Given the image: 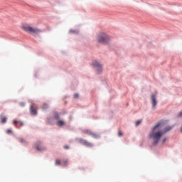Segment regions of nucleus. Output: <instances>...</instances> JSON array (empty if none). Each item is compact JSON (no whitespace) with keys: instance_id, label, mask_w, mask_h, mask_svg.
I'll list each match as a JSON object with an SVG mask.
<instances>
[{"instance_id":"f8f14e48","label":"nucleus","mask_w":182,"mask_h":182,"mask_svg":"<svg viewBox=\"0 0 182 182\" xmlns=\"http://www.w3.org/2000/svg\"><path fill=\"white\" fill-rule=\"evenodd\" d=\"M86 133H87V134H90L92 136V137H95V139H97V136L95 134H92V132L87 131Z\"/></svg>"},{"instance_id":"f3484780","label":"nucleus","mask_w":182,"mask_h":182,"mask_svg":"<svg viewBox=\"0 0 182 182\" xmlns=\"http://www.w3.org/2000/svg\"><path fill=\"white\" fill-rule=\"evenodd\" d=\"M178 117H182V111L178 114Z\"/></svg>"},{"instance_id":"6e6552de","label":"nucleus","mask_w":182,"mask_h":182,"mask_svg":"<svg viewBox=\"0 0 182 182\" xmlns=\"http://www.w3.org/2000/svg\"><path fill=\"white\" fill-rule=\"evenodd\" d=\"M163 127H164V124H163V127H162V132H164V134H166V133H167V132H170V130H171V129H173V127H170V126H168V127H165L164 129Z\"/></svg>"},{"instance_id":"412c9836","label":"nucleus","mask_w":182,"mask_h":182,"mask_svg":"<svg viewBox=\"0 0 182 182\" xmlns=\"http://www.w3.org/2000/svg\"><path fill=\"white\" fill-rule=\"evenodd\" d=\"M13 123H14L15 124H16L17 123H19V122H18V121H16V120H14V121H13Z\"/></svg>"},{"instance_id":"ddd939ff","label":"nucleus","mask_w":182,"mask_h":182,"mask_svg":"<svg viewBox=\"0 0 182 182\" xmlns=\"http://www.w3.org/2000/svg\"><path fill=\"white\" fill-rule=\"evenodd\" d=\"M1 123H6V117L1 118Z\"/></svg>"},{"instance_id":"6ab92c4d","label":"nucleus","mask_w":182,"mask_h":182,"mask_svg":"<svg viewBox=\"0 0 182 182\" xmlns=\"http://www.w3.org/2000/svg\"><path fill=\"white\" fill-rule=\"evenodd\" d=\"M11 133H12V130L11 129H8L7 130V134H11Z\"/></svg>"},{"instance_id":"5701e85b","label":"nucleus","mask_w":182,"mask_h":182,"mask_svg":"<svg viewBox=\"0 0 182 182\" xmlns=\"http://www.w3.org/2000/svg\"><path fill=\"white\" fill-rule=\"evenodd\" d=\"M118 134H119V136H122V132H119Z\"/></svg>"},{"instance_id":"b1692460","label":"nucleus","mask_w":182,"mask_h":182,"mask_svg":"<svg viewBox=\"0 0 182 182\" xmlns=\"http://www.w3.org/2000/svg\"><path fill=\"white\" fill-rule=\"evenodd\" d=\"M21 106H25V103H21Z\"/></svg>"},{"instance_id":"39448f33","label":"nucleus","mask_w":182,"mask_h":182,"mask_svg":"<svg viewBox=\"0 0 182 182\" xmlns=\"http://www.w3.org/2000/svg\"><path fill=\"white\" fill-rule=\"evenodd\" d=\"M151 106L152 110H156L157 109V105H159V100L157 99V95L153 94L150 97Z\"/></svg>"},{"instance_id":"4468645a","label":"nucleus","mask_w":182,"mask_h":182,"mask_svg":"<svg viewBox=\"0 0 182 182\" xmlns=\"http://www.w3.org/2000/svg\"><path fill=\"white\" fill-rule=\"evenodd\" d=\"M59 164H60V160L57 159L55 161V166H59Z\"/></svg>"},{"instance_id":"9b49d317","label":"nucleus","mask_w":182,"mask_h":182,"mask_svg":"<svg viewBox=\"0 0 182 182\" xmlns=\"http://www.w3.org/2000/svg\"><path fill=\"white\" fill-rule=\"evenodd\" d=\"M69 33H70L71 35H77L79 33V30L70 29L69 31Z\"/></svg>"},{"instance_id":"9d476101","label":"nucleus","mask_w":182,"mask_h":182,"mask_svg":"<svg viewBox=\"0 0 182 182\" xmlns=\"http://www.w3.org/2000/svg\"><path fill=\"white\" fill-rule=\"evenodd\" d=\"M30 113L32 116H36V109L33 107H31Z\"/></svg>"},{"instance_id":"dca6fc26","label":"nucleus","mask_w":182,"mask_h":182,"mask_svg":"<svg viewBox=\"0 0 182 182\" xmlns=\"http://www.w3.org/2000/svg\"><path fill=\"white\" fill-rule=\"evenodd\" d=\"M68 163V160H64L63 161V166H66V164Z\"/></svg>"},{"instance_id":"1a4fd4ad","label":"nucleus","mask_w":182,"mask_h":182,"mask_svg":"<svg viewBox=\"0 0 182 182\" xmlns=\"http://www.w3.org/2000/svg\"><path fill=\"white\" fill-rule=\"evenodd\" d=\"M80 141L81 144H84V146H87V147H90V146H92V144L87 142L85 139H81Z\"/></svg>"},{"instance_id":"bb28decb","label":"nucleus","mask_w":182,"mask_h":182,"mask_svg":"<svg viewBox=\"0 0 182 182\" xmlns=\"http://www.w3.org/2000/svg\"><path fill=\"white\" fill-rule=\"evenodd\" d=\"M24 123L23 122H21V125L23 126Z\"/></svg>"},{"instance_id":"20e7f679","label":"nucleus","mask_w":182,"mask_h":182,"mask_svg":"<svg viewBox=\"0 0 182 182\" xmlns=\"http://www.w3.org/2000/svg\"><path fill=\"white\" fill-rule=\"evenodd\" d=\"M21 28L23 31H25V32H28V33H31V35H33L34 36H38V34L42 32V30L40 28L33 27L29 24H24Z\"/></svg>"},{"instance_id":"393cba45","label":"nucleus","mask_w":182,"mask_h":182,"mask_svg":"<svg viewBox=\"0 0 182 182\" xmlns=\"http://www.w3.org/2000/svg\"><path fill=\"white\" fill-rule=\"evenodd\" d=\"M65 149H69V146H65Z\"/></svg>"},{"instance_id":"423d86ee","label":"nucleus","mask_w":182,"mask_h":182,"mask_svg":"<svg viewBox=\"0 0 182 182\" xmlns=\"http://www.w3.org/2000/svg\"><path fill=\"white\" fill-rule=\"evenodd\" d=\"M34 147L35 149H36V150H38V151H45V150H46V146H45L44 144H42L41 141H36L34 144Z\"/></svg>"},{"instance_id":"f257e3e1","label":"nucleus","mask_w":182,"mask_h":182,"mask_svg":"<svg viewBox=\"0 0 182 182\" xmlns=\"http://www.w3.org/2000/svg\"><path fill=\"white\" fill-rule=\"evenodd\" d=\"M163 121H161L154 125L151 132L149 133V139L153 141V144L154 146L159 144L160 139L163 137L164 132H163Z\"/></svg>"},{"instance_id":"f03ea898","label":"nucleus","mask_w":182,"mask_h":182,"mask_svg":"<svg viewBox=\"0 0 182 182\" xmlns=\"http://www.w3.org/2000/svg\"><path fill=\"white\" fill-rule=\"evenodd\" d=\"M95 39L97 43H101L102 45H110V42H112V36L108 34L106 31H100L97 33Z\"/></svg>"},{"instance_id":"aec40b11","label":"nucleus","mask_w":182,"mask_h":182,"mask_svg":"<svg viewBox=\"0 0 182 182\" xmlns=\"http://www.w3.org/2000/svg\"><path fill=\"white\" fill-rule=\"evenodd\" d=\"M74 97L77 99L79 97V94H75Z\"/></svg>"},{"instance_id":"a878e982","label":"nucleus","mask_w":182,"mask_h":182,"mask_svg":"<svg viewBox=\"0 0 182 182\" xmlns=\"http://www.w3.org/2000/svg\"><path fill=\"white\" fill-rule=\"evenodd\" d=\"M181 132L182 133V125H181Z\"/></svg>"},{"instance_id":"a211bd4d","label":"nucleus","mask_w":182,"mask_h":182,"mask_svg":"<svg viewBox=\"0 0 182 182\" xmlns=\"http://www.w3.org/2000/svg\"><path fill=\"white\" fill-rule=\"evenodd\" d=\"M140 123H141V121H137L135 124L136 126H139V124H140Z\"/></svg>"},{"instance_id":"4be33fe9","label":"nucleus","mask_w":182,"mask_h":182,"mask_svg":"<svg viewBox=\"0 0 182 182\" xmlns=\"http://www.w3.org/2000/svg\"><path fill=\"white\" fill-rule=\"evenodd\" d=\"M20 141H21V143H25V140H23V139H20Z\"/></svg>"},{"instance_id":"2eb2a0df","label":"nucleus","mask_w":182,"mask_h":182,"mask_svg":"<svg viewBox=\"0 0 182 182\" xmlns=\"http://www.w3.org/2000/svg\"><path fill=\"white\" fill-rule=\"evenodd\" d=\"M166 141H167V138L164 137V138L162 139L161 143L162 144L166 143Z\"/></svg>"},{"instance_id":"0eeeda50","label":"nucleus","mask_w":182,"mask_h":182,"mask_svg":"<svg viewBox=\"0 0 182 182\" xmlns=\"http://www.w3.org/2000/svg\"><path fill=\"white\" fill-rule=\"evenodd\" d=\"M55 119L57 120V124L58 126H65V121L62 120V119H59V116L57 115L55 116Z\"/></svg>"},{"instance_id":"7ed1b4c3","label":"nucleus","mask_w":182,"mask_h":182,"mask_svg":"<svg viewBox=\"0 0 182 182\" xmlns=\"http://www.w3.org/2000/svg\"><path fill=\"white\" fill-rule=\"evenodd\" d=\"M95 75H102L103 73V64L97 60H94L90 63Z\"/></svg>"}]
</instances>
